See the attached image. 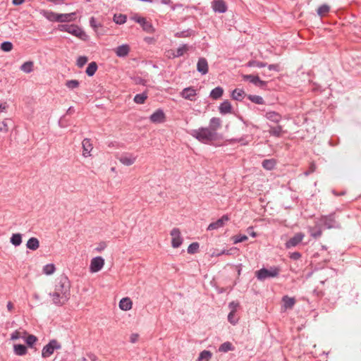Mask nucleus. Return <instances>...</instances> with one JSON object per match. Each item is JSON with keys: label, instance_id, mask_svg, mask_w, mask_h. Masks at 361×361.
Instances as JSON below:
<instances>
[{"label": "nucleus", "instance_id": "1", "mask_svg": "<svg viewBox=\"0 0 361 361\" xmlns=\"http://www.w3.org/2000/svg\"><path fill=\"white\" fill-rule=\"evenodd\" d=\"M71 283L68 277L60 276L56 280L54 291L50 293L53 303L58 306L64 305L70 298Z\"/></svg>", "mask_w": 361, "mask_h": 361}, {"label": "nucleus", "instance_id": "2", "mask_svg": "<svg viewBox=\"0 0 361 361\" xmlns=\"http://www.w3.org/2000/svg\"><path fill=\"white\" fill-rule=\"evenodd\" d=\"M190 135L200 142L204 144L214 141L217 137V133H213L208 127H202L197 130H193Z\"/></svg>", "mask_w": 361, "mask_h": 361}, {"label": "nucleus", "instance_id": "3", "mask_svg": "<svg viewBox=\"0 0 361 361\" xmlns=\"http://www.w3.org/2000/svg\"><path fill=\"white\" fill-rule=\"evenodd\" d=\"M42 14L49 21L61 23L71 21L74 20L75 16V13L59 14L51 11H43Z\"/></svg>", "mask_w": 361, "mask_h": 361}, {"label": "nucleus", "instance_id": "4", "mask_svg": "<svg viewBox=\"0 0 361 361\" xmlns=\"http://www.w3.org/2000/svg\"><path fill=\"white\" fill-rule=\"evenodd\" d=\"M280 273V269L277 267H271L269 269L262 268L255 271V276L259 281H264L269 278L277 277Z\"/></svg>", "mask_w": 361, "mask_h": 361}, {"label": "nucleus", "instance_id": "5", "mask_svg": "<svg viewBox=\"0 0 361 361\" xmlns=\"http://www.w3.org/2000/svg\"><path fill=\"white\" fill-rule=\"evenodd\" d=\"M319 221L326 228H339L341 227L340 224L336 219L335 213H331L329 215L322 216Z\"/></svg>", "mask_w": 361, "mask_h": 361}, {"label": "nucleus", "instance_id": "6", "mask_svg": "<svg viewBox=\"0 0 361 361\" xmlns=\"http://www.w3.org/2000/svg\"><path fill=\"white\" fill-rule=\"evenodd\" d=\"M61 348V345L56 340H51L48 344L44 346L42 350V356L44 358L50 357L54 352L55 350Z\"/></svg>", "mask_w": 361, "mask_h": 361}, {"label": "nucleus", "instance_id": "7", "mask_svg": "<svg viewBox=\"0 0 361 361\" xmlns=\"http://www.w3.org/2000/svg\"><path fill=\"white\" fill-rule=\"evenodd\" d=\"M171 235L172 237L171 239V245L174 248L179 247L183 243V238L180 235V231L179 228H174L171 231Z\"/></svg>", "mask_w": 361, "mask_h": 361}, {"label": "nucleus", "instance_id": "8", "mask_svg": "<svg viewBox=\"0 0 361 361\" xmlns=\"http://www.w3.org/2000/svg\"><path fill=\"white\" fill-rule=\"evenodd\" d=\"M104 264V259L102 257H96L92 259L90 270L92 273H96L100 271Z\"/></svg>", "mask_w": 361, "mask_h": 361}, {"label": "nucleus", "instance_id": "9", "mask_svg": "<svg viewBox=\"0 0 361 361\" xmlns=\"http://www.w3.org/2000/svg\"><path fill=\"white\" fill-rule=\"evenodd\" d=\"M305 237L303 233L299 232L295 233L292 238H290L285 244L287 249L295 247L299 245Z\"/></svg>", "mask_w": 361, "mask_h": 361}, {"label": "nucleus", "instance_id": "10", "mask_svg": "<svg viewBox=\"0 0 361 361\" xmlns=\"http://www.w3.org/2000/svg\"><path fill=\"white\" fill-rule=\"evenodd\" d=\"M243 79L245 81H249L257 87H264L267 85V82L260 80L257 75H243Z\"/></svg>", "mask_w": 361, "mask_h": 361}, {"label": "nucleus", "instance_id": "11", "mask_svg": "<svg viewBox=\"0 0 361 361\" xmlns=\"http://www.w3.org/2000/svg\"><path fill=\"white\" fill-rule=\"evenodd\" d=\"M135 21L139 23L142 29L147 32L152 33L154 31V28L151 23L148 22L146 18L143 17H135Z\"/></svg>", "mask_w": 361, "mask_h": 361}, {"label": "nucleus", "instance_id": "12", "mask_svg": "<svg viewBox=\"0 0 361 361\" xmlns=\"http://www.w3.org/2000/svg\"><path fill=\"white\" fill-rule=\"evenodd\" d=\"M150 121L154 123H161L165 121V114L163 110L159 109L149 117Z\"/></svg>", "mask_w": 361, "mask_h": 361}, {"label": "nucleus", "instance_id": "13", "mask_svg": "<svg viewBox=\"0 0 361 361\" xmlns=\"http://www.w3.org/2000/svg\"><path fill=\"white\" fill-rule=\"evenodd\" d=\"M229 220V218L228 215H224L220 219H219L217 221L211 223L208 227L207 230L212 231L214 229H218L219 228H221L224 226L225 223L227 222Z\"/></svg>", "mask_w": 361, "mask_h": 361}, {"label": "nucleus", "instance_id": "14", "mask_svg": "<svg viewBox=\"0 0 361 361\" xmlns=\"http://www.w3.org/2000/svg\"><path fill=\"white\" fill-rule=\"evenodd\" d=\"M196 94V90L192 87L184 88L180 92L183 98L190 101H194Z\"/></svg>", "mask_w": 361, "mask_h": 361}, {"label": "nucleus", "instance_id": "15", "mask_svg": "<svg viewBox=\"0 0 361 361\" xmlns=\"http://www.w3.org/2000/svg\"><path fill=\"white\" fill-rule=\"evenodd\" d=\"M136 159L137 157L132 154H124L118 158V160L125 166H131L135 162Z\"/></svg>", "mask_w": 361, "mask_h": 361}, {"label": "nucleus", "instance_id": "16", "mask_svg": "<svg viewBox=\"0 0 361 361\" xmlns=\"http://www.w3.org/2000/svg\"><path fill=\"white\" fill-rule=\"evenodd\" d=\"M68 32L82 39H85L86 37L85 32L80 27L75 25H70Z\"/></svg>", "mask_w": 361, "mask_h": 361}, {"label": "nucleus", "instance_id": "17", "mask_svg": "<svg viewBox=\"0 0 361 361\" xmlns=\"http://www.w3.org/2000/svg\"><path fill=\"white\" fill-rule=\"evenodd\" d=\"M82 156L85 157H90L91 155L90 152L93 149V146H92L90 139L85 138L82 142Z\"/></svg>", "mask_w": 361, "mask_h": 361}, {"label": "nucleus", "instance_id": "18", "mask_svg": "<svg viewBox=\"0 0 361 361\" xmlns=\"http://www.w3.org/2000/svg\"><path fill=\"white\" fill-rule=\"evenodd\" d=\"M197 70L202 75H206L208 73V63L205 58H200L197 63Z\"/></svg>", "mask_w": 361, "mask_h": 361}, {"label": "nucleus", "instance_id": "19", "mask_svg": "<svg viewBox=\"0 0 361 361\" xmlns=\"http://www.w3.org/2000/svg\"><path fill=\"white\" fill-rule=\"evenodd\" d=\"M212 8L215 12L222 13L226 11L227 6L223 0H214L212 1Z\"/></svg>", "mask_w": 361, "mask_h": 361}, {"label": "nucleus", "instance_id": "20", "mask_svg": "<svg viewBox=\"0 0 361 361\" xmlns=\"http://www.w3.org/2000/svg\"><path fill=\"white\" fill-rule=\"evenodd\" d=\"M310 235L314 239L322 236V229L320 224H317L314 226H310L308 228Z\"/></svg>", "mask_w": 361, "mask_h": 361}, {"label": "nucleus", "instance_id": "21", "mask_svg": "<svg viewBox=\"0 0 361 361\" xmlns=\"http://www.w3.org/2000/svg\"><path fill=\"white\" fill-rule=\"evenodd\" d=\"M130 51V47L128 44H122L114 49V52L118 57H125L128 56Z\"/></svg>", "mask_w": 361, "mask_h": 361}, {"label": "nucleus", "instance_id": "22", "mask_svg": "<svg viewBox=\"0 0 361 361\" xmlns=\"http://www.w3.org/2000/svg\"><path fill=\"white\" fill-rule=\"evenodd\" d=\"M221 127V120L217 117H213L209 121V128L214 133Z\"/></svg>", "mask_w": 361, "mask_h": 361}, {"label": "nucleus", "instance_id": "23", "mask_svg": "<svg viewBox=\"0 0 361 361\" xmlns=\"http://www.w3.org/2000/svg\"><path fill=\"white\" fill-rule=\"evenodd\" d=\"M268 132L270 135L276 137H281L282 135L285 133V131L283 130V127L280 125L276 126H270Z\"/></svg>", "mask_w": 361, "mask_h": 361}, {"label": "nucleus", "instance_id": "24", "mask_svg": "<svg viewBox=\"0 0 361 361\" xmlns=\"http://www.w3.org/2000/svg\"><path fill=\"white\" fill-rule=\"evenodd\" d=\"M219 112L221 114H230L232 111V106L231 102L228 100L224 101L219 106Z\"/></svg>", "mask_w": 361, "mask_h": 361}, {"label": "nucleus", "instance_id": "25", "mask_svg": "<svg viewBox=\"0 0 361 361\" xmlns=\"http://www.w3.org/2000/svg\"><path fill=\"white\" fill-rule=\"evenodd\" d=\"M132 301L129 298H122L119 302V307L124 311L130 310L132 308Z\"/></svg>", "mask_w": 361, "mask_h": 361}, {"label": "nucleus", "instance_id": "26", "mask_svg": "<svg viewBox=\"0 0 361 361\" xmlns=\"http://www.w3.org/2000/svg\"><path fill=\"white\" fill-rule=\"evenodd\" d=\"M265 117L268 120H269V121H272L274 123H279L281 121V118H282L281 116L279 113H277L276 111H269V112H267L266 115H265Z\"/></svg>", "mask_w": 361, "mask_h": 361}, {"label": "nucleus", "instance_id": "27", "mask_svg": "<svg viewBox=\"0 0 361 361\" xmlns=\"http://www.w3.org/2000/svg\"><path fill=\"white\" fill-rule=\"evenodd\" d=\"M26 247L29 250H36L39 247V241L37 238L32 237L27 240Z\"/></svg>", "mask_w": 361, "mask_h": 361}, {"label": "nucleus", "instance_id": "28", "mask_svg": "<svg viewBox=\"0 0 361 361\" xmlns=\"http://www.w3.org/2000/svg\"><path fill=\"white\" fill-rule=\"evenodd\" d=\"M245 96V91L238 88L235 89L231 94V97L237 101H242Z\"/></svg>", "mask_w": 361, "mask_h": 361}, {"label": "nucleus", "instance_id": "29", "mask_svg": "<svg viewBox=\"0 0 361 361\" xmlns=\"http://www.w3.org/2000/svg\"><path fill=\"white\" fill-rule=\"evenodd\" d=\"M14 353L19 356H23L27 354V350L25 345L22 344H15L13 345Z\"/></svg>", "mask_w": 361, "mask_h": 361}, {"label": "nucleus", "instance_id": "30", "mask_svg": "<svg viewBox=\"0 0 361 361\" xmlns=\"http://www.w3.org/2000/svg\"><path fill=\"white\" fill-rule=\"evenodd\" d=\"M283 306L285 309H291L295 303V299L294 298H290L288 295H284L282 298Z\"/></svg>", "mask_w": 361, "mask_h": 361}, {"label": "nucleus", "instance_id": "31", "mask_svg": "<svg viewBox=\"0 0 361 361\" xmlns=\"http://www.w3.org/2000/svg\"><path fill=\"white\" fill-rule=\"evenodd\" d=\"M97 64L96 62L92 61L88 64V66L86 68L85 73L88 76H93L97 70Z\"/></svg>", "mask_w": 361, "mask_h": 361}, {"label": "nucleus", "instance_id": "32", "mask_svg": "<svg viewBox=\"0 0 361 361\" xmlns=\"http://www.w3.org/2000/svg\"><path fill=\"white\" fill-rule=\"evenodd\" d=\"M224 93V90L221 87H216L210 92V97L214 99H219Z\"/></svg>", "mask_w": 361, "mask_h": 361}, {"label": "nucleus", "instance_id": "33", "mask_svg": "<svg viewBox=\"0 0 361 361\" xmlns=\"http://www.w3.org/2000/svg\"><path fill=\"white\" fill-rule=\"evenodd\" d=\"M147 92H144L141 94H137L134 97L133 101L138 104H142L145 102L147 99Z\"/></svg>", "mask_w": 361, "mask_h": 361}, {"label": "nucleus", "instance_id": "34", "mask_svg": "<svg viewBox=\"0 0 361 361\" xmlns=\"http://www.w3.org/2000/svg\"><path fill=\"white\" fill-rule=\"evenodd\" d=\"M12 123V121L10 118H6L0 122V133H6L8 130V126Z\"/></svg>", "mask_w": 361, "mask_h": 361}, {"label": "nucleus", "instance_id": "35", "mask_svg": "<svg viewBox=\"0 0 361 361\" xmlns=\"http://www.w3.org/2000/svg\"><path fill=\"white\" fill-rule=\"evenodd\" d=\"M247 98L257 104H264L265 103L263 97L259 95L248 94L247 95Z\"/></svg>", "mask_w": 361, "mask_h": 361}, {"label": "nucleus", "instance_id": "36", "mask_svg": "<svg viewBox=\"0 0 361 361\" xmlns=\"http://www.w3.org/2000/svg\"><path fill=\"white\" fill-rule=\"evenodd\" d=\"M212 353L209 350L202 351L198 357V361H209L212 358Z\"/></svg>", "mask_w": 361, "mask_h": 361}, {"label": "nucleus", "instance_id": "37", "mask_svg": "<svg viewBox=\"0 0 361 361\" xmlns=\"http://www.w3.org/2000/svg\"><path fill=\"white\" fill-rule=\"evenodd\" d=\"M20 70L26 73H30L33 71V62L26 61L20 66Z\"/></svg>", "mask_w": 361, "mask_h": 361}, {"label": "nucleus", "instance_id": "38", "mask_svg": "<svg viewBox=\"0 0 361 361\" xmlns=\"http://www.w3.org/2000/svg\"><path fill=\"white\" fill-rule=\"evenodd\" d=\"M262 165L263 168H264L267 170H272L275 167L276 161L273 159H264L262 161Z\"/></svg>", "mask_w": 361, "mask_h": 361}, {"label": "nucleus", "instance_id": "39", "mask_svg": "<svg viewBox=\"0 0 361 361\" xmlns=\"http://www.w3.org/2000/svg\"><path fill=\"white\" fill-rule=\"evenodd\" d=\"M10 241L14 246H19L22 243L21 234H20V233L13 234L11 238Z\"/></svg>", "mask_w": 361, "mask_h": 361}, {"label": "nucleus", "instance_id": "40", "mask_svg": "<svg viewBox=\"0 0 361 361\" xmlns=\"http://www.w3.org/2000/svg\"><path fill=\"white\" fill-rule=\"evenodd\" d=\"M127 20V16L123 14H115L114 21L118 25L124 24Z\"/></svg>", "mask_w": 361, "mask_h": 361}, {"label": "nucleus", "instance_id": "41", "mask_svg": "<svg viewBox=\"0 0 361 361\" xmlns=\"http://www.w3.org/2000/svg\"><path fill=\"white\" fill-rule=\"evenodd\" d=\"M188 51V47L187 44H183L177 49L176 52L173 54V57L182 56L186 51Z\"/></svg>", "mask_w": 361, "mask_h": 361}, {"label": "nucleus", "instance_id": "42", "mask_svg": "<svg viewBox=\"0 0 361 361\" xmlns=\"http://www.w3.org/2000/svg\"><path fill=\"white\" fill-rule=\"evenodd\" d=\"M233 350V346L231 344V343H230L228 341L222 343L219 346V350L220 352H223V353H226L228 351Z\"/></svg>", "mask_w": 361, "mask_h": 361}, {"label": "nucleus", "instance_id": "43", "mask_svg": "<svg viewBox=\"0 0 361 361\" xmlns=\"http://www.w3.org/2000/svg\"><path fill=\"white\" fill-rule=\"evenodd\" d=\"M329 10L330 7L328 5L323 4L318 8L317 12L319 16L323 17L329 12Z\"/></svg>", "mask_w": 361, "mask_h": 361}, {"label": "nucleus", "instance_id": "44", "mask_svg": "<svg viewBox=\"0 0 361 361\" xmlns=\"http://www.w3.org/2000/svg\"><path fill=\"white\" fill-rule=\"evenodd\" d=\"M56 267L54 264H46L43 267V273L46 275H51L54 273Z\"/></svg>", "mask_w": 361, "mask_h": 361}, {"label": "nucleus", "instance_id": "45", "mask_svg": "<svg viewBox=\"0 0 361 361\" xmlns=\"http://www.w3.org/2000/svg\"><path fill=\"white\" fill-rule=\"evenodd\" d=\"M23 339L26 342L27 346L30 348H32L34 344L37 341V338L34 335H28L27 337H25V338H23Z\"/></svg>", "mask_w": 361, "mask_h": 361}, {"label": "nucleus", "instance_id": "46", "mask_svg": "<svg viewBox=\"0 0 361 361\" xmlns=\"http://www.w3.org/2000/svg\"><path fill=\"white\" fill-rule=\"evenodd\" d=\"M25 335H27L26 331H24L23 332H20V331L16 330L11 334V340L15 341V340L19 339L20 338H25Z\"/></svg>", "mask_w": 361, "mask_h": 361}, {"label": "nucleus", "instance_id": "47", "mask_svg": "<svg viewBox=\"0 0 361 361\" xmlns=\"http://www.w3.org/2000/svg\"><path fill=\"white\" fill-rule=\"evenodd\" d=\"M266 66H267V63L262 62V61H255V60L250 61L247 63V66H248V67L263 68V67H265Z\"/></svg>", "mask_w": 361, "mask_h": 361}, {"label": "nucleus", "instance_id": "48", "mask_svg": "<svg viewBox=\"0 0 361 361\" xmlns=\"http://www.w3.org/2000/svg\"><path fill=\"white\" fill-rule=\"evenodd\" d=\"M90 25L95 32H98V29L102 26V24L99 23L94 17L90 18Z\"/></svg>", "mask_w": 361, "mask_h": 361}, {"label": "nucleus", "instance_id": "49", "mask_svg": "<svg viewBox=\"0 0 361 361\" xmlns=\"http://www.w3.org/2000/svg\"><path fill=\"white\" fill-rule=\"evenodd\" d=\"M80 85V82L77 80H69L66 82V86L70 89L73 90L78 87Z\"/></svg>", "mask_w": 361, "mask_h": 361}, {"label": "nucleus", "instance_id": "50", "mask_svg": "<svg viewBox=\"0 0 361 361\" xmlns=\"http://www.w3.org/2000/svg\"><path fill=\"white\" fill-rule=\"evenodd\" d=\"M13 49V44L10 42H4L1 44V49L4 51L8 52Z\"/></svg>", "mask_w": 361, "mask_h": 361}, {"label": "nucleus", "instance_id": "51", "mask_svg": "<svg viewBox=\"0 0 361 361\" xmlns=\"http://www.w3.org/2000/svg\"><path fill=\"white\" fill-rule=\"evenodd\" d=\"M193 31L191 30H183L181 32H176L175 36L176 37H188L192 35Z\"/></svg>", "mask_w": 361, "mask_h": 361}, {"label": "nucleus", "instance_id": "52", "mask_svg": "<svg viewBox=\"0 0 361 361\" xmlns=\"http://www.w3.org/2000/svg\"><path fill=\"white\" fill-rule=\"evenodd\" d=\"M199 249V243H192L188 247V252L189 254H194L197 252Z\"/></svg>", "mask_w": 361, "mask_h": 361}, {"label": "nucleus", "instance_id": "53", "mask_svg": "<svg viewBox=\"0 0 361 361\" xmlns=\"http://www.w3.org/2000/svg\"><path fill=\"white\" fill-rule=\"evenodd\" d=\"M88 61V59L87 56H79L78 60H77V63H76V65L79 67V68H82L85 66V64H86V63Z\"/></svg>", "mask_w": 361, "mask_h": 361}, {"label": "nucleus", "instance_id": "54", "mask_svg": "<svg viewBox=\"0 0 361 361\" xmlns=\"http://www.w3.org/2000/svg\"><path fill=\"white\" fill-rule=\"evenodd\" d=\"M247 240V236L245 235H238L233 237V242L235 244L244 242Z\"/></svg>", "mask_w": 361, "mask_h": 361}, {"label": "nucleus", "instance_id": "55", "mask_svg": "<svg viewBox=\"0 0 361 361\" xmlns=\"http://www.w3.org/2000/svg\"><path fill=\"white\" fill-rule=\"evenodd\" d=\"M235 313L230 312L228 315V320L232 324H235L238 322V319L235 317Z\"/></svg>", "mask_w": 361, "mask_h": 361}, {"label": "nucleus", "instance_id": "56", "mask_svg": "<svg viewBox=\"0 0 361 361\" xmlns=\"http://www.w3.org/2000/svg\"><path fill=\"white\" fill-rule=\"evenodd\" d=\"M133 82L136 85H146V80L142 78L141 77H135L133 78Z\"/></svg>", "mask_w": 361, "mask_h": 361}, {"label": "nucleus", "instance_id": "57", "mask_svg": "<svg viewBox=\"0 0 361 361\" xmlns=\"http://www.w3.org/2000/svg\"><path fill=\"white\" fill-rule=\"evenodd\" d=\"M315 170H316V165H315L314 163L312 162V163L310 164L309 169L307 171L304 172V175L305 176H308L310 174H311L313 172H314Z\"/></svg>", "mask_w": 361, "mask_h": 361}, {"label": "nucleus", "instance_id": "58", "mask_svg": "<svg viewBox=\"0 0 361 361\" xmlns=\"http://www.w3.org/2000/svg\"><path fill=\"white\" fill-rule=\"evenodd\" d=\"M239 304L236 302H231L229 303L228 307L231 309V312L235 313L237 307H238Z\"/></svg>", "mask_w": 361, "mask_h": 361}, {"label": "nucleus", "instance_id": "59", "mask_svg": "<svg viewBox=\"0 0 361 361\" xmlns=\"http://www.w3.org/2000/svg\"><path fill=\"white\" fill-rule=\"evenodd\" d=\"M268 69L269 71H276V72H279L281 71V67H280V65L278 64V63H276V64H271V65H269Z\"/></svg>", "mask_w": 361, "mask_h": 361}, {"label": "nucleus", "instance_id": "60", "mask_svg": "<svg viewBox=\"0 0 361 361\" xmlns=\"http://www.w3.org/2000/svg\"><path fill=\"white\" fill-rule=\"evenodd\" d=\"M139 338V334H132L130 336V342L132 343H135Z\"/></svg>", "mask_w": 361, "mask_h": 361}, {"label": "nucleus", "instance_id": "61", "mask_svg": "<svg viewBox=\"0 0 361 361\" xmlns=\"http://www.w3.org/2000/svg\"><path fill=\"white\" fill-rule=\"evenodd\" d=\"M290 259L298 260L301 257V254L299 252H294L290 255Z\"/></svg>", "mask_w": 361, "mask_h": 361}, {"label": "nucleus", "instance_id": "62", "mask_svg": "<svg viewBox=\"0 0 361 361\" xmlns=\"http://www.w3.org/2000/svg\"><path fill=\"white\" fill-rule=\"evenodd\" d=\"M70 27V25H59V29L61 31L67 32L68 30V27Z\"/></svg>", "mask_w": 361, "mask_h": 361}, {"label": "nucleus", "instance_id": "63", "mask_svg": "<svg viewBox=\"0 0 361 361\" xmlns=\"http://www.w3.org/2000/svg\"><path fill=\"white\" fill-rule=\"evenodd\" d=\"M106 243L104 242H102L99 243V247L96 248V250L99 252L103 250L106 247Z\"/></svg>", "mask_w": 361, "mask_h": 361}, {"label": "nucleus", "instance_id": "64", "mask_svg": "<svg viewBox=\"0 0 361 361\" xmlns=\"http://www.w3.org/2000/svg\"><path fill=\"white\" fill-rule=\"evenodd\" d=\"M6 307L9 312H11L14 308V305L13 302L11 301L8 302Z\"/></svg>", "mask_w": 361, "mask_h": 361}]
</instances>
